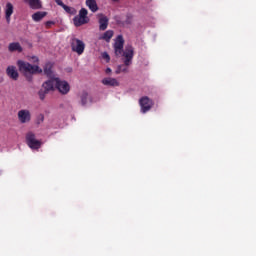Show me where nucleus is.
Masks as SVG:
<instances>
[{"label": "nucleus", "mask_w": 256, "mask_h": 256, "mask_svg": "<svg viewBox=\"0 0 256 256\" xmlns=\"http://www.w3.org/2000/svg\"><path fill=\"white\" fill-rule=\"evenodd\" d=\"M18 69L21 73H29L30 75H34V73H43V70L39 68V66L31 65L28 62H25L23 60L17 61Z\"/></svg>", "instance_id": "f03ea898"}, {"label": "nucleus", "mask_w": 256, "mask_h": 256, "mask_svg": "<svg viewBox=\"0 0 256 256\" xmlns=\"http://www.w3.org/2000/svg\"><path fill=\"white\" fill-rule=\"evenodd\" d=\"M102 58L105 59L106 63H109V61H111V57L109 56V53H107V52L102 53Z\"/></svg>", "instance_id": "b1692460"}, {"label": "nucleus", "mask_w": 256, "mask_h": 256, "mask_svg": "<svg viewBox=\"0 0 256 256\" xmlns=\"http://www.w3.org/2000/svg\"><path fill=\"white\" fill-rule=\"evenodd\" d=\"M9 53H23V46L19 42H11L8 45Z\"/></svg>", "instance_id": "9d476101"}, {"label": "nucleus", "mask_w": 256, "mask_h": 256, "mask_svg": "<svg viewBox=\"0 0 256 256\" xmlns=\"http://www.w3.org/2000/svg\"><path fill=\"white\" fill-rule=\"evenodd\" d=\"M27 81H29V82L33 81V77L27 76Z\"/></svg>", "instance_id": "c85d7f7f"}, {"label": "nucleus", "mask_w": 256, "mask_h": 256, "mask_svg": "<svg viewBox=\"0 0 256 256\" xmlns=\"http://www.w3.org/2000/svg\"><path fill=\"white\" fill-rule=\"evenodd\" d=\"M112 1L117 2V1H119V0H112Z\"/></svg>", "instance_id": "7c9ffc66"}, {"label": "nucleus", "mask_w": 256, "mask_h": 256, "mask_svg": "<svg viewBox=\"0 0 256 256\" xmlns=\"http://www.w3.org/2000/svg\"><path fill=\"white\" fill-rule=\"evenodd\" d=\"M26 145L30 147V149H41V145L43 143L40 140H37L35 133L33 132H28L26 134Z\"/></svg>", "instance_id": "20e7f679"}, {"label": "nucleus", "mask_w": 256, "mask_h": 256, "mask_svg": "<svg viewBox=\"0 0 256 256\" xmlns=\"http://www.w3.org/2000/svg\"><path fill=\"white\" fill-rule=\"evenodd\" d=\"M18 121L20 123L25 124V123H30L31 122V111L28 109H22L18 111Z\"/></svg>", "instance_id": "6e6552de"}, {"label": "nucleus", "mask_w": 256, "mask_h": 256, "mask_svg": "<svg viewBox=\"0 0 256 256\" xmlns=\"http://www.w3.org/2000/svg\"><path fill=\"white\" fill-rule=\"evenodd\" d=\"M14 9L15 7L13 6V4H11V2H8L4 8V13H5V19L7 21V23H11V15H13L14 13Z\"/></svg>", "instance_id": "1a4fd4ad"}, {"label": "nucleus", "mask_w": 256, "mask_h": 256, "mask_svg": "<svg viewBox=\"0 0 256 256\" xmlns=\"http://www.w3.org/2000/svg\"><path fill=\"white\" fill-rule=\"evenodd\" d=\"M80 99H81V105L83 106L87 105V101H89V94L87 92H82Z\"/></svg>", "instance_id": "412c9836"}, {"label": "nucleus", "mask_w": 256, "mask_h": 256, "mask_svg": "<svg viewBox=\"0 0 256 256\" xmlns=\"http://www.w3.org/2000/svg\"><path fill=\"white\" fill-rule=\"evenodd\" d=\"M42 88H44V90L47 91L48 93L50 91H55V79L49 78V80L45 81L42 84Z\"/></svg>", "instance_id": "4468645a"}, {"label": "nucleus", "mask_w": 256, "mask_h": 256, "mask_svg": "<svg viewBox=\"0 0 256 256\" xmlns=\"http://www.w3.org/2000/svg\"><path fill=\"white\" fill-rule=\"evenodd\" d=\"M105 73H106L107 75H109V73H111V68H107L106 71H105Z\"/></svg>", "instance_id": "cd10ccee"}, {"label": "nucleus", "mask_w": 256, "mask_h": 256, "mask_svg": "<svg viewBox=\"0 0 256 256\" xmlns=\"http://www.w3.org/2000/svg\"><path fill=\"white\" fill-rule=\"evenodd\" d=\"M71 49L74 53H77V55H83L85 53V42L78 38H72L71 42Z\"/></svg>", "instance_id": "39448f33"}, {"label": "nucleus", "mask_w": 256, "mask_h": 256, "mask_svg": "<svg viewBox=\"0 0 256 256\" xmlns=\"http://www.w3.org/2000/svg\"><path fill=\"white\" fill-rule=\"evenodd\" d=\"M131 19H132V17L128 15V16H127V19H126L127 25H130Z\"/></svg>", "instance_id": "bb28decb"}, {"label": "nucleus", "mask_w": 256, "mask_h": 256, "mask_svg": "<svg viewBox=\"0 0 256 256\" xmlns=\"http://www.w3.org/2000/svg\"><path fill=\"white\" fill-rule=\"evenodd\" d=\"M87 15H89V12L87 11V9L82 8L79 11V15L73 18V23L75 27H81L82 25H87V23H89V17Z\"/></svg>", "instance_id": "7ed1b4c3"}, {"label": "nucleus", "mask_w": 256, "mask_h": 256, "mask_svg": "<svg viewBox=\"0 0 256 256\" xmlns=\"http://www.w3.org/2000/svg\"><path fill=\"white\" fill-rule=\"evenodd\" d=\"M113 35V30H108L102 36H100L99 39L102 41H106V43H109L111 39H113Z\"/></svg>", "instance_id": "6ab92c4d"}, {"label": "nucleus", "mask_w": 256, "mask_h": 256, "mask_svg": "<svg viewBox=\"0 0 256 256\" xmlns=\"http://www.w3.org/2000/svg\"><path fill=\"white\" fill-rule=\"evenodd\" d=\"M52 25H55V21H47V22L45 23L46 29H51V26H52Z\"/></svg>", "instance_id": "393cba45"}, {"label": "nucleus", "mask_w": 256, "mask_h": 256, "mask_svg": "<svg viewBox=\"0 0 256 256\" xmlns=\"http://www.w3.org/2000/svg\"><path fill=\"white\" fill-rule=\"evenodd\" d=\"M62 9H64V11H66V13H68L69 15H77V9H75L74 7L64 5Z\"/></svg>", "instance_id": "aec40b11"}, {"label": "nucleus", "mask_w": 256, "mask_h": 256, "mask_svg": "<svg viewBox=\"0 0 256 256\" xmlns=\"http://www.w3.org/2000/svg\"><path fill=\"white\" fill-rule=\"evenodd\" d=\"M6 74L10 77V79H13V81H17V79H19V72L15 66H8L6 69Z\"/></svg>", "instance_id": "9b49d317"}, {"label": "nucleus", "mask_w": 256, "mask_h": 256, "mask_svg": "<svg viewBox=\"0 0 256 256\" xmlns=\"http://www.w3.org/2000/svg\"><path fill=\"white\" fill-rule=\"evenodd\" d=\"M124 46L125 39H123V35H118L114 43V53L117 57H124V64L118 66L116 70L117 75H119V73H127V67L133 63V57L135 55L133 46H126L125 50H123Z\"/></svg>", "instance_id": "f257e3e1"}, {"label": "nucleus", "mask_w": 256, "mask_h": 256, "mask_svg": "<svg viewBox=\"0 0 256 256\" xmlns=\"http://www.w3.org/2000/svg\"><path fill=\"white\" fill-rule=\"evenodd\" d=\"M139 105L141 107V113H147L151 111L153 107V100H151L149 97L144 96L140 98Z\"/></svg>", "instance_id": "0eeeda50"}, {"label": "nucleus", "mask_w": 256, "mask_h": 256, "mask_svg": "<svg viewBox=\"0 0 256 256\" xmlns=\"http://www.w3.org/2000/svg\"><path fill=\"white\" fill-rule=\"evenodd\" d=\"M44 17H47V12L38 11L32 15V19L36 23H39V21H42Z\"/></svg>", "instance_id": "a211bd4d"}, {"label": "nucleus", "mask_w": 256, "mask_h": 256, "mask_svg": "<svg viewBox=\"0 0 256 256\" xmlns=\"http://www.w3.org/2000/svg\"><path fill=\"white\" fill-rule=\"evenodd\" d=\"M99 25L100 31H105V29L109 27V18H107V16L101 15L99 18Z\"/></svg>", "instance_id": "dca6fc26"}, {"label": "nucleus", "mask_w": 256, "mask_h": 256, "mask_svg": "<svg viewBox=\"0 0 256 256\" xmlns=\"http://www.w3.org/2000/svg\"><path fill=\"white\" fill-rule=\"evenodd\" d=\"M33 59H34L35 62L39 61L38 57H33Z\"/></svg>", "instance_id": "c756f323"}, {"label": "nucleus", "mask_w": 256, "mask_h": 256, "mask_svg": "<svg viewBox=\"0 0 256 256\" xmlns=\"http://www.w3.org/2000/svg\"><path fill=\"white\" fill-rule=\"evenodd\" d=\"M24 3L29 5L30 9H43L41 0H23Z\"/></svg>", "instance_id": "ddd939ff"}, {"label": "nucleus", "mask_w": 256, "mask_h": 256, "mask_svg": "<svg viewBox=\"0 0 256 256\" xmlns=\"http://www.w3.org/2000/svg\"><path fill=\"white\" fill-rule=\"evenodd\" d=\"M43 121H45V115L39 114L36 117V125H41V123H43Z\"/></svg>", "instance_id": "5701e85b"}, {"label": "nucleus", "mask_w": 256, "mask_h": 256, "mask_svg": "<svg viewBox=\"0 0 256 256\" xmlns=\"http://www.w3.org/2000/svg\"><path fill=\"white\" fill-rule=\"evenodd\" d=\"M55 87L61 93V95H67L71 91V86L69 82L65 80H61L59 78H55Z\"/></svg>", "instance_id": "423d86ee"}, {"label": "nucleus", "mask_w": 256, "mask_h": 256, "mask_svg": "<svg viewBox=\"0 0 256 256\" xmlns=\"http://www.w3.org/2000/svg\"><path fill=\"white\" fill-rule=\"evenodd\" d=\"M106 87H119V81L115 78L106 77L101 81Z\"/></svg>", "instance_id": "f8f14e48"}, {"label": "nucleus", "mask_w": 256, "mask_h": 256, "mask_svg": "<svg viewBox=\"0 0 256 256\" xmlns=\"http://www.w3.org/2000/svg\"><path fill=\"white\" fill-rule=\"evenodd\" d=\"M86 6L92 11V13H97L99 11V6H97L96 0H86Z\"/></svg>", "instance_id": "f3484780"}, {"label": "nucleus", "mask_w": 256, "mask_h": 256, "mask_svg": "<svg viewBox=\"0 0 256 256\" xmlns=\"http://www.w3.org/2000/svg\"><path fill=\"white\" fill-rule=\"evenodd\" d=\"M55 3L59 5V7H64L65 3H63V0H55Z\"/></svg>", "instance_id": "a878e982"}, {"label": "nucleus", "mask_w": 256, "mask_h": 256, "mask_svg": "<svg viewBox=\"0 0 256 256\" xmlns=\"http://www.w3.org/2000/svg\"><path fill=\"white\" fill-rule=\"evenodd\" d=\"M44 74L46 75V77H48V79H57V77H55V74L53 73V66L50 63H47L44 66Z\"/></svg>", "instance_id": "2eb2a0df"}, {"label": "nucleus", "mask_w": 256, "mask_h": 256, "mask_svg": "<svg viewBox=\"0 0 256 256\" xmlns=\"http://www.w3.org/2000/svg\"><path fill=\"white\" fill-rule=\"evenodd\" d=\"M48 93L49 92L47 90H45L44 88L40 89L39 92H38L39 99L41 101H45V97H47Z\"/></svg>", "instance_id": "4be33fe9"}]
</instances>
